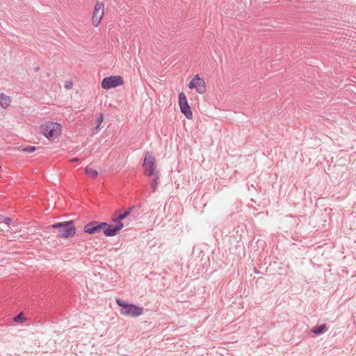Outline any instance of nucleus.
<instances>
[{
    "label": "nucleus",
    "mask_w": 356,
    "mask_h": 356,
    "mask_svg": "<svg viewBox=\"0 0 356 356\" xmlns=\"http://www.w3.org/2000/svg\"><path fill=\"white\" fill-rule=\"evenodd\" d=\"M72 82H66V83H65V88H66L70 89V88H72Z\"/></svg>",
    "instance_id": "obj_21"
},
{
    "label": "nucleus",
    "mask_w": 356,
    "mask_h": 356,
    "mask_svg": "<svg viewBox=\"0 0 356 356\" xmlns=\"http://www.w3.org/2000/svg\"><path fill=\"white\" fill-rule=\"evenodd\" d=\"M188 88L191 89L195 88L196 91L200 94H203L206 91L205 82L197 74L195 75L191 80L188 83Z\"/></svg>",
    "instance_id": "obj_8"
},
{
    "label": "nucleus",
    "mask_w": 356,
    "mask_h": 356,
    "mask_svg": "<svg viewBox=\"0 0 356 356\" xmlns=\"http://www.w3.org/2000/svg\"><path fill=\"white\" fill-rule=\"evenodd\" d=\"M11 222H12L11 218L5 217L3 218L2 221H0V224L3 222V223H5L7 226H9V225L11 223Z\"/></svg>",
    "instance_id": "obj_19"
},
{
    "label": "nucleus",
    "mask_w": 356,
    "mask_h": 356,
    "mask_svg": "<svg viewBox=\"0 0 356 356\" xmlns=\"http://www.w3.org/2000/svg\"><path fill=\"white\" fill-rule=\"evenodd\" d=\"M101 84L102 88L108 90L122 85L123 79L120 76H111L104 78Z\"/></svg>",
    "instance_id": "obj_5"
},
{
    "label": "nucleus",
    "mask_w": 356,
    "mask_h": 356,
    "mask_svg": "<svg viewBox=\"0 0 356 356\" xmlns=\"http://www.w3.org/2000/svg\"><path fill=\"white\" fill-rule=\"evenodd\" d=\"M327 330V326L325 324H321L319 325H316L313 327L311 330V332L315 334L319 335L323 333Z\"/></svg>",
    "instance_id": "obj_12"
},
{
    "label": "nucleus",
    "mask_w": 356,
    "mask_h": 356,
    "mask_svg": "<svg viewBox=\"0 0 356 356\" xmlns=\"http://www.w3.org/2000/svg\"><path fill=\"white\" fill-rule=\"evenodd\" d=\"M79 161V159L77 157L73 158L70 160L71 162H77Z\"/></svg>",
    "instance_id": "obj_22"
},
{
    "label": "nucleus",
    "mask_w": 356,
    "mask_h": 356,
    "mask_svg": "<svg viewBox=\"0 0 356 356\" xmlns=\"http://www.w3.org/2000/svg\"><path fill=\"white\" fill-rule=\"evenodd\" d=\"M36 147L35 146H27L22 149L23 152H33L35 150Z\"/></svg>",
    "instance_id": "obj_17"
},
{
    "label": "nucleus",
    "mask_w": 356,
    "mask_h": 356,
    "mask_svg": "<svg viewBox=\"0 0 356 356\" xmlns=\"http://www.w3.org/2000/svg\"><path fill=\"white\" fill-rule=\"evenodd\" d=\"M51 228L58 230L57 236L60 238L72 237L76 234V227L72 220L55 223L51 225Z\"/></svg>",
    "instance_id": "obj_2"
},
{
    "label": "nucleus",
    "mask_w": 356,
    "mask_h": 356,
    "mask_svg": "<svg viewBox=\"0 0 356 356\" xmlns=\"http://www.w3.org/2000/svg\"><path fill=\"white\" fill-rule=\"evenodd\" d=\"M120 227V225L118 226H113L104 222L91 221L84 226L83 231L85 233L93 234L103 229L105 236H114L118 234Z\"/></svg>",
    "instance_id": "obj_1"
},
{
    "label": "nucleus",
    "mask_w": 356,
    "mask_h": 356,
    "mask_svg": "<svg viewBox=\"0 0 356 356\" xmlns=\"http://www.w3.org/2000/svg\"><path fill=\"white\" fill-rule=\"evenodd\" d=\"M10 97L4 95L3 93L0 94V105L3 108H6L10 104Z\"/></svg>",
    "instance_id": "obj_11"
},
{
    "label": "nucleus",
    "mask_w": 356,
    "mask_h": 356,
    "mask_svg": "<svg viewBox=\"0 0 356 356\" xmlns=\"http://www.w3.org/2000/svg\"><path fill=\"white\" fill-rule=\"evenodd\" d=\"M35 70H36V71H38V70H39V67H36V68H35Z\"/></svg>",
    "instance_id": "obj_23"
},
{
    "label": "nucleus",
    "mask_w": 356,
    "mask_h": 356,
    "mask_svg": "<svg viewBox=\"0 0 356 356\" xmlns=\"http://www.w3.org/2000/svg\"><path fill=\"white\" fill-rule=\"evenodd\" d=\"M154 177L152 179V181L151 182V188L152 189V191H155L157 188V186H158V181L159 179V173H156L154 175H153Z\"/></svg>",
    "instance_id": "obj_14"
},
{
    "label": "nucleus",
    "mask_w": 356,
    "mask_h": 356,
    "mask_svg": "<svg viewBox=\"0 0 356 356\" xmlns=\"http://www.w3.org/2000/svg\"><path fill=\"white\" fill-rule=\"evenodd\" d=\"M13 320L16 323H23L26 320V318L24 316L22 313H19L14 317Z\"/></svg>",
    "instance_id": "obj_15"
},
{
    "label": "nucleus",
    "mask_w": 356,
    "mask_h": 356,
    "mask_svg": "<svg viewBox=\"0 0 356 356\" xmlns=\"http://www.w3.org/2000/svg\"><path fill=\"white\" fill-rule=\"evenodd\" d=\"M155 157L150 154L149 152L145 153L143 166L144 168V173L146 176L150 177L154 175L156 173Z\"/></svg>",
    "instance_id": "obj_4"
},
{
    "label": "nucleus",
    "mask_w": 356,
    "mask_h": 356,
    "mask_svg": "<svg viewBox=\"0 0 356 356\" xmlns=\"http://www.w3.org/2000/svg\"><path fill=\"white\" fill-rule=\"evenodd\" d=\"M104 6L102 3L97 2L95 6L94 12L92 14V24L95 26H97L104 15Z\"/></svg>",
    "instance_id": "obj_9"
},
{
    "label": "nucleus",
    "mask_w": 356,
    "mask_h": 356,
    "mask_svg": "<svg viewBox=\"0 0 356 356\" xmlns=\"http://www.w3.org/2000/svg\"><path fill=\"white\" fill-rule=\"evenodd\" d=\"M179 105L181 112L185 115V117L188 120L192 119L193 113L184 92H181L179 95Z\"/></svg>",
    "instance_id": "obj_6"
},
{
    "label": "nucleus",
    "mask_w": 356,
    "mask_h": 356,
    "mask_svg": "<svg viewBox=\"0 0 356 356\" xmlns=\"http://www.w3.org/2000/svg\"><path fill=\"white\" fill-rule=\"evenodd\" d=\"M103 120H104V114L100 113L99 117L97 119V126H99L100 127V125L102 124Z\"/></svg>",
    "instance_id": "obj_18"
},
{
    "label": "nucleus",
    "mask_w": 356,
    "mask_h": 356,
    "mask_svg": "<svg viewBox=\"0 0 356 356\" xmlns=\"http://www.w3.org/2000/svg\"><path fill=\"white\" fill-rule=\"evenodd\" d=\"M134 208V206H132L129 207L128 210L125 211L124 213H120L118 216L111 218L112 221L116 223L115 226H118L119 225H120V227L118 229V232L121 230L124 227V224L121 222V221L130 215Z\"/></svg>",
    "instance_id": "obj_10"
},
{
    "label": "nucleus",
    "mask_w": 356,
    "mask_h": 356,
    "mask_svg": "<svg viewBox=\"0 0 356 356\" xmlns=\"http://www.w3.org/2000/svg\"><path fill=\"white\" fill-rule=\"evenodd\" d=\"M116 303L118 304V305L121 307L122 309H124L126 307V305H127L129 304L120 299H116Z\"/></svg>",
    "instance_id": "obj_16"
},
{
    "label": "nucleus",
    "mask_w": 356,
    "mask_h": 356,
    "mask_svg": "<svg viewBox=\"0 0 356 356\" xmlns=\"http://www.w3.org/2000/svg\"><path fill=\"white\" fill-rule=\"evenodd\" d=\"M41 132L48 139L54 138L61 134V125L57 122H49L40 127Z\"/></svg>",
    "instance_id": "obj_3"
},
{
    "label": "nucleus",
    "mask_w": 356,
    "mask_h": 356,
    "mask_svg": "<svg viewBox=\"0 0 356 356\" xmlns=\"http://www.w3.org/2000/svg\"><path fill=\"white\" fill-rule=\"evenodd\" d=\"M143 308L134 304H128L124 309H121V314L127 316L137 317L143 314Z\"/></svg>",
    "instance_id": "obj_7"
},
{
    "label": "nucleus",
    "mask_w": 356,
    "mask_h": 356,
    "mask_svg": "<svg viewBox=\"0 0 356 356\" xmlns=\"http://www.w3.org/2000/svg\"><path fill=\"white\" fill-rule=\"evenodd\" d=\"M99 127L96 125L95 127L92 129V135L97 134L99 131Z\"/></svg>",
    "instance_id": "obj_20"
},
{
    "label": "nucleus",
    "mask_w": 356,
    "mask_h": 356,
    "mask_svg": "<svg viewBox=\"0 0 356 356\" xmlns=\"http://www.w3.org/2000/svg\"><path fill=\"white\" fill-rule=\"evenodd\" d=\"M85 172L87 175L90 176L92 178H95L98 175V172L96 170H94L89 166H87L85 168Z\"/></svg>",
    "instance_id": "obj_13"
}]
</instances>
